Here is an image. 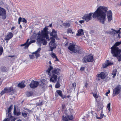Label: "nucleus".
Listing matches in <instances>:
<instances>
[{
  "instance_id": "39",
  "label": "nucleus",
  "mask_w": 121,
  "mask_h": 121,
  "mask_svg": "<svg viewBox=\"0 0 121 121\" xmlns=\"http://www.w3.org/2000/svg\"><path fill=\"white\" fill-rule=\"evenodd\" d=\"M108 18L109 22H110L112 19V16H108Z\"/></svg>"
},
{
  "instance_id": "7",
  "label": "nucleus",
  "mask_w": 121,
  "mask_h": 121,
  "mask_svg": "<svg viewBox=\"0 0 121 121\" xmlns=\"http://www.w3.org/2000/svg\"><path fill=\"white\" fill-rule=\"evenodd\" d=\"M62 121H71L74 119V117L72 114L66 115L65 117L62 116Z\"/></svg>"
},
{
  "instance_id": "57",
  "label": "nucleus",
  "mask_w": 121,
  "mask_h": 121,
  "mask_svg": "<svg viewBox=\"0 0 121 121\" xmlns=\"http://www.w3.org/2000/svg\"><path fill=\"white\" fill-rule=\"evenodd\" d=\"M63 99H64L65 98H66V96L65 95L63 96V94L62 95V96L61 97Z\"/></svg>"
},
{
  "instance_id": "1",
  "label": "nucleus",
  "mask_w": 121,
  "mask_h": 121,
  "mask_svg": "<svg viewBox=\"0 0 121 121\" xmlns=\"http://www.w3.org/2000/svg\"><path fill=\"white\" fill-rule=\"evenodd\" d=\"M61 70L59 69L55 68L51 65H49L46 72L50 77V81L51 82L55 83L57 80L58 76L60 75Z\"/></svg>"
},
{
  "instance_id": "32",
  "label": "nucleus",
  "mask_w": 121,
  "mask_h": 121,
  "mask_svg": "<svg viewBox=\"0 0 121 121\" xmlns=\"http://www.w3.org/2000/svg\"><path fill=\"white\" fill-rule=\"evenodd\" d=\"M13 105L12 104H11L10 106L9 107L8 109V113L11 112V110L13 108Z\"/></svg>"
},
{
  "instance_id": "29",
  "label": "nucleus",
  "mask_w": 121,
  "mask_h": 121,
  "mask_svg": "<svg viewBox=\"0 0 121 121\" xmlns=\"http://www.w3.org/2000/svg\"><path fill=\"white\" fill-rule=\"evenodd\" d=\"M33 94V91H27L26 92V94L27 96L30 97Z\"/></svg>"
},
{
  "instance_id": "4",
  "label": "nucleus",
  "mask_w": 121,
  "mask_h": 121,
  "mask_svg": "<svg viewBox=\"0 0 121 121\" xmlns=\"http://www.w3.org/2000/svg\"><path fill=\"white\" fill-rule=\"evenodd\" d=\"M16 91L13 87L11 86L10 87H6L1 92L0 94L2 95L5 93H10V94L13 95L16 93Z\"/></svg>"
},
{
  "instance_id": "5",
  "label": "nucleus",
  "mask_w": 121,
  "mask_h": 121,
  "mask_svg": "<svg viewBox=\"0 0 121 121\" xmlns=\"http://www.w3.org/2000/svg\"><path fill=\"white\" fill-rule=\"evenodd\" d=\"M111 53L113 56L117 57L118 55L121 54V49L118 47L112 46L110 48Z\"/></svg>"
},
{
  "instance_id": "63",
  "label": "nucleus",
  "mask_w": 121,
  "mask_h": 121,
  "mask_svg": "<svg viewBox=\"0 0 121 121\" xmlns=\"http://www.w3.org/2000/svg\"><path fill=\"white\" fill-rule=\"evenodd\" d=\"M56 58V60H55V61H59V60L58 59V58H57V57H56V58Z\"/></svg>"
},
{
  "instance_id": "3",
  "label": "nucleus",
  "mask_w": 121,
  "mask_h": 121,
  "mask_svg": "<svg viewBox=\"0 0 121 121\" xmlns=\"http://www.w3.org/2000/svg\"><path fill=\"white\" fill-rule=\"evenodd\" d=\"M108 9L107 7L100 6L94 13H91L89 14H86L85 15H112L111 11L109 10L107 12Z\"/></svg>"
},
{
  "instance_id": "36",
  "label": "nucleus",
  "mask_w": 121,
  "mask_h": 121,
  "mask_svg": "<svg viewBox=\"0 0 121 121\" xmlns=\"http://www.w3.org/2000/svg\"><path fill=\"white\" fill-rule=\"evenodd\" d=\"M35 39L30 40L29 42V43L27 44V47H29V45L31 43H35Z\"/></svg>"
},
{
  "instance_id": "14",
  "label": "nucleus",
  "mask_w": 121,
  "mask_h": 121,
  "mask_svg": "<svg viewBox=\"0 0 121 121\" xmlns=\"http://www.w3.org/2000/svg\"><path fill=\"white\" fill-rule=\"evenodd\" d=\"M56 33V31L54 29H53L52 32L50 34V35L52 36L50 37V39H54V38L57 36Z\"/></svg>"
},
{
  "instance_id": "40",
  "label": "nucleus",
  "mask_w": 121,
  "mask_h": 121,
  "mask_svg": "<svg viewBox=\"0 0 121 121\" xmlns=\"http://www.w3.org/2000/svg\"><path fill=\"white\" fill-rule=\"evenodd\" d=\"M1 70L3 72H6L7 71L6 68L4 66L2 67Z\"/></svg>"
},
{
  "instance_id": "12",
  "label": "nucleus",
  "mask_w": 121,
  "mask_h": 121,
  "mask_svg": "<svg viewBox=\"0 0 121 121\" xmlns=\"http://www.w3.org/2000/svg\"><path fill=\"white\" fill-rule=\"evenodd\" d=\"M82 49L80 47L76 45L73 52L76 54H80L82 53Z\"/></svg>"
},
{
  "instance_id": "35",
  "label": "nucleus",
  "mask_w": 121,
  "mask_h": 121,
  "mask_svg": "<svg viewBox=\"0 0 121 121\" xmlns=\"http://www.w3.org/2000/svg\"><path fill=\"white\" fill-rule=\"evenodd\" d=\"M117 57L118 60L119 61H121V54H119L116 57Z\"/></svg>"
},
{
  "instance_id": "55",
  "label": "nucleus",
  "mask_w": 121,
  "mask_h": 121,
  "mask_svg": "<svg viewBox=\"0 0 121 121\" xmlns=\"http://www.w3.org/2000/svg\"><path fill=\"white\" fill-rule=\"evenodd\" d=\"M15 119L13 117L11 118L10 120L11 121H15Z\"/></svg>"
},
{
  "instance_id": "51",
  "label": "nucleus",
  "mask_w": 121,
  "mask_h": 121,
  "mask_svg": "<svg viewBox=\"0 0 121 121\" xmlns=\"http://www.w3.org/2000/svg\"><path fill=\"white\" fill-rule=\"evenodd\" d=\"M21 21L22 22L25 23H26L27 22L26 20L24 18H22V20Z\"/></svg>"
},
{
  "instance_id": "2",
  "label": "nucleus",
  "mask_w": 121,
  "mask_h": 121,
  "mask_svg": "<svg viewBox=\"0 0 121 121\" xmlns=\"http://www.w3.org/2000/svg\"><path fill=\"white\" fill-rule=\"evenodd\" d=\"M48 28L47 27H45L43 30L41 32L39 31L37 33V42L39 44L42 43L43 45H46L47 44L46 41L43 38H46L48 40H49L48 35L49 32L48 30Z\"/></svg>"
},
{
  "instance_id": "21",
  "label": "nucleus",
  "mask_w": 121,
  "mask_h": 121,
  "mask_svg": "<svg viewBox=\"0 0 121 121\" xmlns=\"http://www.w3.org/2000/svg\"><path fill=\"white\" fill-rule=\"evenodd\" d=\"M0 15H6L5 10L1 7H0Z\"/></svg>"
},
{
  "instance_id": "11",
  "label": "nucleus",
  "mask_w": 121,
  "mask_h": 121,
  "mask_svg": "<svg viewBox=\"0 0 121 121\" xmlns=\"http://www.w3.org/2000/svg\"><path fill=\"white\" fill-rule=\"evenodd\" d=\"M39 85V82L38 81L32 80L30 84V86L32 88L34 89L37 87Z\"/></svg>"
},
{
  "instance_id": "13",
  "label": "nucleus",
  "mask_w": 121,
  "mask_h": 121,
  "mask_svg": "<svg viewBox=\"0 0 121 121\" xmlns=\"http://www.w3.org/2000/svg\"><path fill=\"white\" fill-rule=\"evenodd\" d=\"M108 75V73H106L103 72H101L99 74H98L96 75L97 77L100 78L102 79H104L105 78L106 76Z\"/></svg>"
},
{
  "instance_id": "19",
  "label": "nucleus",
  "mask_w": 121,
  "mask_h": 121,
  "mask_svg": "<svg viewBox=\"0 0 121 121\" xmlns=\"http://www.w3.org/2000/svg\"><path fill=\"white\" fill-rule=\"evenodd\" d=\"M13 113L14 115L17 116L20 115L21 114V112L20 110L18 111L16 109L15 105H14V106Z\"/></svg>"
},
{
  "instance_id": "42",
  "label": "nucleus",
  "mask_w": 121,
  "mask_h": 121,
  "mask_svg": "<svg viewBox=\"0 0 121 121\" xmlns=\"http://www.w3.org/2000/svg\"><path fill=\"white\" fill-rule=\"evenodd\" d=\"M3 48L2 47H0V56L1 55L3 52Z\"/></svg>"
},
{
  "instance_id": "50",
  "label": "nucleus",
  "mask_w": 121,
  "mask_h": 121,
  "mask_svg": "<svg viewBox=\"0 0 121 121\" xmlns=\"http://www.w3.org/2000/svg\"><path fill=\"white\" fill-rule=\"evenodd\" d=\"M43 104L42 102H41L40 103H37L36 104V105L37 106H39L42 105Z\"/></svg>"
},
{
  "instance_id": "23",
  "label": "nucleus",
  "mask_w": 121,
  "mask_h": 121,
  "mask_svg": "<svg viewBox=\"0 0 121 121\" xmlns=\"http://www.w3.org/2000/svg\"><path fill=\"white\" fill-rule=\"evenodd\" d=\"M91 18V16H84L82 18L84 19L86 22H88Z\"/></svg>"
},
{
  "instance_id": "48",
  "label": "nucleus",
  "mask_w": 121,
  "mask_h": 121,
  "mask_svg": "<svg viewBox=\"0 0 121 121\" xmlns=\"http://www.w3.org/2000/svg\"><path fill=\"white\" fill-rule=\"evenodd\" d=\"M66 107V106H65V104H62V108L63 110H64Z\"/></svg>"
},
{
  "instance_id": "45",
  "label": "nucleus",
  "mask_w": 121,
  "mask_h": 121,
  "mask_svg": "<svg viewBox=\"0 0 121 121\" xmlns=\"http://www.w3.org/2000/svg\"><path fill=\"white\" fill-rule=\"evenodd\" d=\"M93 96L95 98H98V96L97 95V94L94 93H92Z\"/></svg>"
},
{
  "instance_id": "31",
  "label": "nucleus",
  "mask_w": 121,
  "mask_h": 121,
  "mask_svg": "<svg viewBox=\"0 0 121 121\" xmlns=\"http://www.w3.org/2000/svg\"><path fill=\"white\" fill-rule=\"evenodd\" d=\"M121 44V41L116 42L114 44L113 46L115 47H117L119 46Z\"/></svg>"
},
{
  "instance_id": "33",
  "label": "nucleus",
  "mask_w": 121,
  "mask_h": 121,
  "mask_svg": "<svg viewBox=\"0 0 121 121\" xmlns=\"http://www.w3.org/2000/svg\"><path fill=\"white\" fill-rule=\"evenodd\" d=\"M7 114H8V119H9V120H10L11 118L13 117V116H12L10 112L8 113V112L7 113Z\"/></svg>"
},
{
  "instance_id": "22",
  "label": "nucleus",
  "mask_w": 121,
  "mask_h": 121,
  "mask_svg": "<svg viewBox=\"0 0 121 121\" xmlns=\"http://www.w3.org/2000/svg\"><path fill=\"white\" fill-rule=\"evenodd\" d=\"M62 91L60 90H57L56 91V93H55V96L56 97H58V95L61 97L62 96Z\"/></svg>"
},
{
  "instance_id": "26",
  "label": "nucleus",
  "mask_w": 121,
  "mask_h": 121,
  "mask_svg": "<svg viewBox=\"0 0 121 121\" xmlns=\"http://www.w3.org/2000/svg\"><path fill=\"white\" fill-rule=\"evenodd\" d=\"M111 30L113 31H112V34H118V35L119 36V35L121 34V31H120V30H116L113 29H112Z\"/></svg>"
},
{
  "instance_id": "9",
  "label": "nucleus",
  "mask_w": 121,
  "mask_h": 121,
  "mask_svg": "<svg viewBox=\"0 0 121 121\" xmlns=\"http://www.w3.org/2000/svg\"><path fill=\"white\" fill-rule=\"evenodd\" d=\"M121 91V86L118 85L116 86L113 90V96H114L116 95H118Z\"/></svg>"
},
{
  "instance_id": "59",
  "label": "nucleus",
  "mask_w": 121,
  "mask_h": 121,
  "mask_svg": "<svg viewBox=\"0 0 121 121\" xmlns=\"http://www.w3.org/2000/svg\"><path fill=\"white\" fill-rule=\"evenodd\" d=\"M110 92V91L109 90L106 93V94H105V95H106V96H107L108 95V94Z\"/></svg>"
},
{
  "instance_id": "38",
  "label": "nucleus",
  "mask_w": 121,
  "mask_h": 121,
  "mask_svg": "<svg viewBox=\"0 0 121 121\" xmlns=\"http://www.w3.org/2000/svg\"><path fill=\"white\" fill-rule=\"evenodd\" d=\"M60 86V84L58 82H57L55 86V87L56 88H58Z\"/></svg>"
},
{
  "instance_id": "30",
  "label": "nucleus",
  "mask_w": 121,
  "mask_h": 121,
  "mask_svg": "<svg viewBox=\"0 0 121 121\" xmlns=\"http://www.w3.org/2000/svg\"><path fill=\"white\" fill-rule=\"evenodd\" d=\"M22 116L24 117L25 118L27 117L28 113L26 111H24L22 113Z\"/></svg>"
},
{
  "instance_id": "43",
  "label": "nucleus",
  "mask_w": 121,
  "mask_h": 121,
  "mask_svg": "<svg viewBox=\"0 0 121 121\" xmlns=\"http://www.w3.org/2000/svg\"><path fill=\"white\" fill-rule=\"evenodd\" d=\"M67 33H72V34L73 33V32L72 31V30L71 29H68L67 30Z\"/></svg>"
},
{
  "instance_id": "64",
  "label": "nucleus",
  "mask_w": 121,
  "mask_h": 121,
  "mask_svg": "<svg viewBox=\"0 0 121 121\" xmlns=\"http://www.w3.org/2000/svg\"><path fill=\"white\" fill-rule=\"evenodd\" d=\"M27 111L28 112H31V110H30V109H27Z\"/></svg>"
},
{
  "instance_id": "41",
  "label": "nucleus",
  "mask_w": 121,
  "mask_h": 121,
  "mask_svg": "<svg viewBox=\"0 0 121 121\" xmlns=\"http://www.w3.org/2000/svg\"><path fill=\"white\" fill-rule=\"evenodd\" d=\"M45 86V85L44 84L43 82H41L39 85L40 86L43 88H44Z\"/></svg>"
},
{
  "instance_id": "24",
  "label": "nucleus",
  "mask_w": 121,
  "mask_h": 121,
  "mask_svg": "<svg viewBox=\"0 0 121 121\" xmlns=\"http://www.w3.org/2000/svg\"><path fill=\"white\" fill-rule=\"evenodd\" d=\"M29 39H28L26 43H25L24 44H22L21 45V46H25L24 48H27L28 47H27V44H28L29 43Z\"/></svg>"
},
{
  "instance_id": "28",
  "label": "nucleus",
  "mask_w": 121,
  "mask_h": 121,
  "mask_svg": "<svg viewBox=\"0 0 121 121\" xmlns=\"http://www.w3.org/2000/svg\"><path fill=\"white\" fill-rule=\"evenodd\" d=\"M117 72V70L116 69L113 70L111 73L113 75L112 77L113 78H115Z\"/></svg>"
},
{
  "instance_id": "37",
  "label": "nucleus",
  "mask_w": 121,
  "mask_h": 121,
  "mask_svg": "<svg viewBox=\"0 0 121 121\" xmlns=\"http://www.w3.org/2000/svg\"><path fill=\"white\" fill-rule=\"evenodd\" d=\"M110 103H109L107 105V108H108L109 112H110L111 111L110 109Z\"/></svg>"
},
{
  "instance_id": "17",
  "label": "nucleus",
  "mask_w": 121,
  "mask_h": 121,
  "mask_svg": "<svg viewBox=\"0 0 121 121\" xmlns=\"http://www.w3.org/2000/svg\"><path fill=\"white\" fill-rule=\"evenodd\" d=\"M13 36V35L11 32H9L8 34L6 36L5 39H4L5 40L8 41L11 39Z\"/></svg>"
},
{
  "instance_id": "34",
  "label": "nucleus",
  "mask_w": 121,
  "mask_h": 121,
  "mask_svg": "<svg viewBox=\"0 0 121 121\" xmlns=\"http://www.w3.org/2000/svg\"><path fill=\"white\" fill-rule=\"evenodd\" d=\"M63 25L66 28L70 26V24L69 23H63Z\"/></svg>"
},
{
  "instance_id": "60",
  "label": "nucleus",
  "mask_w": 121,
  "mask_h": 121,
  "mask_svg": "<svg viewBox=\"0 0 121 121\" xmlns=\"http://www.w3.org/2000/svg\"><path fill=\"white\" fill-rule=\"evenodd\" d=\"M2 16V18L3 19H5L6 18V16Z\"/></svg>"
},
{
  "instance_id": "62",
  "label": "nucleus",
  "mask_w": 121,
  "mask_h": 121,
  "mask_svg": "<svg viewBox=\"0 0 121 121\" xmlns=\"http://www.w3.org/2000/svg\"><path fill=\"white\" fill-rule=\"evenodd\" d=\"M9 119H8V118H5L4 119L3 121H8Z\"/></svg>"
},
{
  "instance_id": "49",
  "label": "nucleus",
  "mask_w": 121,
  "mask_h": 121,
  "mask_svg": "<svg viewBox=\"0 0 121 121\" xmlns=\"http://www.w3.org/2000/svg\"><path fill=\"white\" fill-rule=\"evenodd\" d=\"M22 19L21 17H20L18 19V24H20V22L22 21Z\"/></svg>"
},
{
  "instance_id": "56",
  "label": "nucleus",
  "mask_w": 121,
  "mask_h": 121,
  "mask_svg": "<svg viewBox=\"0 0 121 121\" xmlns=\"http://www.w3.org/2000/svg\"><path fill=\"white\" fill-rule=\"evenodd\" d=\"M15 55H11V56H8V57H11V58H12V57H15Z\"/></svg>"
},
{
  "instance_id": "27",
  "label": "nucleus",
  "mask_w": 121,
  "mask_h": 121,
  "mask_svg": "<svg viewBox=\"0 0 121 121\" xmlns=\"http://www.w3.org/2000/svg\"><path fill=\"white\" fill-rule=\"evenodd\" d=\"M18 86L21 88H23L25 86V85L23 82L19 83L18 85Z\"/></svg>"
},
{
  "instance_id": "53",
  "label": "nucleus",
  "mask_w": 121,
  "mask_h": 121,
  "mask_svg": "<svg viewBox=\"0 0 121 121\" xmlns=\"http://www.w3.org/2000/svg\"><path fill=\"white\" fill-rule=\"evenodd\" d=\"M85 22L84 20H80L79 21V22L81 24H82L83 23Z\"/></svg>"
},
{
  "instance_id": "58",
  "label": "nucleus",
  "mask_w": 121,
  "mask_h": 121,
  "mask_svg": "<svg viewBox=\"0 0 121 121\" xmlns=\"http://www.w3.org/2000/svg\"><path fill=\"white\" fill-rule=\"evenodd\" d=\"M88 84L86 82L85 84V86H85L86 88L87 86H88Z\"/></svg>"
},
{
  "instance_id": "52",
  "label": "nucleus",
  "mask_w": 121,
  "mask_h": 121,
  "mask_svg": "<svg viewBox=\"0 0 121 121\" xmlns=\"http://www.w3.org/2000/svg\"><path fill=\"white\" fill-rule=\"evenodd\" d=\"M85 68V67H82L80 68V70L81 72H82L84 71Z\"/></svg>"
},
{
  "instance_id": "61",
  "label": "nucleus",
  "mask_w": 121,
  "mask_h": 121,
  "mask_svg": "<svg viewBox=\"0 0 121 121\" xmlns=\"http://www.w3.org/2000/svg\"><path fill=\"white\" fill-rule=\"evenodd\" d=\"M15 28V27L14 26H13V27H12V28H11V29L12 30H13Z\"/></svg>"
},
{
  "instance_id": "15",
  "label": "nucleus",
  "mask_w": 121,
  "mask_h": 121,
  "mask_svg": "<svg viewBox=\"0 0 121 121\" xmlns=\"http://www.w3.org/2000/svg\"><path fill=\"white\" fill-rule=\"evenodd\" d=\"M76 46L75 44L70 43L68 47V49L73 52Z\"/></svg>"
},
{
  "instance_id": "16",
  "label": "nucleus",
  "mask_w": 121,
  "mask_h": 121,
  "mask_svg": "<svg viewBox=\"0 0 121 121\" xmlns=\"http://www.w3.org/2000/svg\"><path fill=\"white\" fill-rule=\"evenodd\" d=\"M113 64V63L110 62L109 60H107L103 65L102 67L103 68H105L109 65H112Z\"/></svg>"
},
{
  "instance_id": "25",
  "label": "nucleus",
  "mask_w": 121,
  "mask_h": 121,
  "mask_svg": "<svg viewBox=\"0 0 121 121\" xmlns=\"http://www.w3.org/2000/svg\"><path fill=\"white\" fill-rule=\"evenodd\" d=\"M37 34L36 33H34L33 35L31 36V39H36L37 40Z\"/></svg>"
},
{
  "instance_id": "20",
  "label": "nucleus",
  "mask_w": 121,
  "mask_h": 121,
  "mask_svg": "<svg viewBox=\"0 0 121 121\" xmlns=\"http://www.w3.org/2000/svg\"><path fill=\"white\" fill-rule=\"evenodd\" d=\"M78 33L76 34V35L78 36H81L84 34L83 30L82 29H79L78 31Z\"/></svg>"
},
{
  "instance_id": "47",
  "label": "nucleus",
  "mask_w": 121,
  "mask_h": 121,
  "mask_svg": "<svg viewBox=\"0 0 121 121\" xmlns=\"http://www.w3.org/2000/svg\"><path fill=\"white\" fill-rule=\"evenodd\" d=\"M76 84L75 82H74V83H73L72 84V86L73 87L74 89H75L76 87Z\"/></svg>"
},
{
  "instance_id": "18",
  "label": "nucleus",
  "mask_w": 121,
  "mask_h": 121,
  "mask_svg": "<svg viewBox=\"0 0 121 121\" xmlns=\"http://www.w3.org/2000/svg\"><path fill=\"white\" fill-rule=\"evenodd\" d=\"M41 49L40 48H39L35 52L32 53V54H35L36 58H37L40 56L39 54V51H40Z\"/></svg>"
},
{
  "instance_id": "54",
  "label": "nucleus",
  "mask_w": 121,
  "mask_h": 121,
  "mask_svg": "<svg viewBox=\"0 0 121 121\" xmlns=\"http://www.w3.org/2000/svg\"><path fill=\"white\" fill-rule=\"evenodd\" d=\"M100 108H99V109H103V105L102 104H100Z\"/></svg>"
},
{
  "instance_id": "10",
  "label": "nucleus",
  "mask_w": 121,
  "mask_h": 121,
  "mask_svg": "<svg viewBox=\"0 0 121 121\" xmlns=\"http://www.w3.org/2000/svg\"><path fill=\"white\" fill-rule=\"evenodd\" d=\"M55 39H51L49 43V46L50 48L49 51H52L53 49L56 48V45L55 43Z\"/></svg>"
},
{
  "instance_id": "8",
  "label": "nucleus",
  "mask_w": 121,
  "mask_h": 121,
  "mask_svg": "<svg viewBox=\"0 0 121 121\" xmlns=\"http://www.w3.org/2000/svg\"><path fill=\"white\" fill-rule=\"evenodd\" d=\"M106 16H92L93 17L96 18L99 22L102 24L104 23L106 20Z\"/></svg>"
},
{
  "instance_id": "44",
  "label": "nucleus",
  "mask_w": 121,
  "mask_h": 121,
  "mask_svg": "<svg viewBox=\"0 0 121 121\" xmlns=\"http://www.w3.org/2000/svg\"><path fill=\"white\" fill-rule=\"evenodd\" d=\"M32 54V55H29V56L30 59H33L35 58V56L33 55V54Z\"/></svg>"
},
{
  "instance_id": "46",
  "label": "nucleus",
  "mask_w": 121,
  "mask_h": 121,
  "mask_svg": "<svg viewBox=\"0 0 121 121\" xmlns=\"http://www.w3.org/2000/svg\"><path fill=\"white\" fill-rule=\"evenodd\" d=\"M51 56L53 58H56V56L54 53H52V54H51Z\"/></svg>"
},
{
  "instance_id": "6",
  "label": "nucleus",
  "mask_w": 121,
  "mask_h": 121,
  "mask_svg": "<svg viewBox=\"0 0 121 121\" xmlns=\"http://www.w3.org/2000/svg\"><path fill=\"white\" fill-rule=\"evenodd\" d=\"M82 60L83 62L84 63L93 62L94 61L93 56L92 54L86 55L83 57Z\"/></svg>"
}]
</instances>
